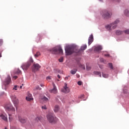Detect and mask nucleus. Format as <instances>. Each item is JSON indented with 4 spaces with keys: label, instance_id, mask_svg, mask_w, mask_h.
<instances>
[{
    "label": "nucleus",
    "instance_id": "4be33fe9",
    "mask_svg": "<svg viewBox=\"0 0 129 129\" xmlns=\"http://www.w3.org/2000/svg\"><path fill=\"white\" fill-rule=\"evenodd\" d=\"M41 99L43 100V101H45V102H47V101H49V99H48L46 96H43Z\"/></svg>",
    "mask_w": 129,
    "mask_h": 129
},
{
    "label": "nucleus",
    "instance_id": "a19ab883",
    "mask_svg": "<svg viewBox=\"0 0 129 129\" xmlns=\"http://www.w3.org/2000/svg\"><path fill=\"white\" fill-rule=\"evenodd\" d=\"M13 78H14V79H17V78H18V76H15L13 77Z\"/></svg>",
    "mask_w": 129,
    "mask_h": 129
},
{
    "label": "nucleus",
    "instance_id": "aec40b11",
    "mask_svg": "<svg viewBox=\"0 0 129 129\" xmlns=\"http://www.w3.org/2000/svg\"><path fill=\"white\" fill-rule=\"evenodd\" d=\"M54 111V112H58V111H59V106L58 105L55 106Z\"/></svg>",
    "mask_w": 129,
    "mask_h": 129
},
{
    "label": "nucleus",
    "instance_id": "ddd939ff",
    "mask_svg": "<svg viewBox=\"0 0 129 129\" xmlns=\"http://www.w3.org/2000/svg\"><path fill=\"white\" fill-rule=\"evenodd\" d=\"M92 42H93V35L91 34L88 39L89 46L92 43Z\"/></svg>",
    "mask_w": 129,
    "mask_h": 129
},
{
    "label": "nucleus",
    "instance_id": "dca6fc26",
    "mask_svg": "<svg viewBox=\"0 0 129 129\" xmlns=\"http://www.w3.org/2000/svg\"><path fill=\"white\" fill-rule=\"evenodd\" d=\"M0 116L3 120H5V121H8V117L5 116V115L1 114Z\"/></svg>",
    "mask_w": 129,
    "mask_h": 129
},
{
    "label": "nucleus",
    "instance_id": "473e14b6",
    "mask_svg": "<svg viewBox=\"0 0 129 129\" xmlns=\"http://www.w3.org/2000/svg\"><path fill=\"white\" fill-rule=\"evenodd\" d=\"M63 57H60V58L58 59V61H59V62H63Z\"/></svg>",
    "mask_w": 129,
    "mask_h": 129
},
{
    "label": "nucleus",
    "instance_id": "7c9ffc66",
    "mask_svg": "<svg viewBox=\"0 0 129 129\" xmlns=\"http://www.w3.org/2000/svg\"><path fill=\"white\" fill-rule=\"evenodd\" d=\"M17 88H19V86H18V85H15L14 86V88H13V90H18Z\"/></svg>",
    "mask_w": 129,
    "mask_h": 129
},
{
    "label": "nucleus",
    "instance_id": "cd10ccee",
    "mask_svg": "<svg viewBox=\"0 0 129 129\" xmlns=\"http://www.w3.org/2000/svg\"><path fill=\"white\" fill-rule=\"evenodd\" d=\"M102 76H103V77H104V78H107V77H108V75L105 74H103Z\"/></svg>",
    "mask_w": 129,
    "mask_h": 129
},
{
    "label": "nucleus",
    "instance_id": "f257e3e1",
    "mask_svg": "<svg viewBox=\"0 0 129 129\" xmlns=\"http://www.w3.org/2000/svg\"><path fill=\"white\" fill-rule=\"evenodd\" d=\"M87 48V45L84 44L81 47L80 49L77 50L76 47H73L71 46H67L65 48V51L67 55H71L73 53H80V51H84Z\"/></svg>",
    "mask_w": 129,
    "mask_h": 129
},
{
    "label": "nucleus",
    "instance_id": "f3484780",
    "mask_svg": "<svg viewBox=\"0 0 129 129\" xmlns=\"http://www.w3.org/2000/svg\"><path fill=\"white\" fill-rule=\"evenodd\" d=\"M19 120L20 122H21V123H25L27 121L26 119L23 118H19Z\"/></svg>",
    "mask_w": 129,
    "mask_h": 129
},
{
    "label": "nucleus",
    "instance_id": "0eeeda50",
    "mask_svg": "<svg viewBox=\"0 0 129 129\" xmlns=\"http://www.w3.org/2000/svg\"><path fill=\"white\" fill-rule=\"evenodd\" d=\"M61 91L64 93H69L70 92V89L67 87V84H64V86L63 89H61Z\"/></svg>",
    "mask_w": 129,
    "mask_h": 129
},
{
    "label": "nucleus",
    "instance_id": "72a5a7b5",
    "mask_svg": "<svg viewBox=\"0 0 129 129\" xmlns=\"http://www.w3.org/2000/svg\"><path fill=\"white\" fill-rule=\"evenodd\" d=\"M8 114L9 115V120H12V118H13V117H12V114H10L8 113Z\"/></svg>",
    "mask_w": 129,
    "mask_h": 129
},
{
    "label": "nucleus",
    "instance_id": "e433bc0d",
    "mask_svg": "<svg viewBox=\"0 0 129 129\" xmlns=\"http://www.w3.org/2000/svg\"><path fill=\"white\" fill-rule=\"evenodd\" d=\"M78 85H82V82L81 81H79L78 82Z\"/></svg>",
    "mask_w": 129,
    "mask_h": 129
},
{
    "label": "nucleus",
    "instance_id": "c85d7f7f",
    "mask_svg": "<svg viewBox=\"0 0 129 129\" xmlns=\"http://www.w3.org/2000/svg\"><path fill=\"white\" fill-rule=\"evenodd\" d=\"M41 89H42V88H40V86H37L35 87V90H41Z\"/></svg>",
    "mask_w": 129,
    "mask_h": 129
},
{
    "label": "nucleus",
    "instance_id": "c03bdc74",
    "mask_svg": "<svg viewBox=\"0 0 129 129\" xmlns=\"http://www.w3.org/2000/svg\"><path fill=\"white\" fill-rule=\"evenodd\" d=\"M37 119H39V120H40V119H41V117H37Z\"/></svg>",
    "mask_w": 129,
    "mask_h": 129
},
{
    "label": "nucleus",
    "instance_id": "1a4fd4ad",
    "mask_svg": "<svg viewBox=\"0 0 129 129\" xmlns=\"http://www.w3.org/2000/svg\"><path fill=\"white\" fill-rule=\"evenodd\" d=\"M41 68V66L38 63L34 64L32 67V71L36 72Z\"/></svg>",
    "mask_w": 129,
    "mask_h": 129
},
{
    "label": "nucleus",
    "instance_id": "5fc2aeb1",
    "mask_svg": "<svg viewBox=\"0 0 129 129\" xmlns=\"http://www.w3.org/2000/svg\"><path fill=\"white\" fill-rule=\"evenodd\" d=\"M78 77H79V76H78Z\"/></svg>",
    "mask_w": 129,
    "mask_h": 129
},
{
    "label": "nucleus",
    "instance_id": "c756f323",
    "mask_svg": "<svg viewBox=\"0 0 129 129\" xmlns=\"http://www.w3.org/2000/svg\"><path fill=\"white\" fill-rule=\"evenodd\" d=\"M109 67L110 68V69H113V66H112V63H109Z\"/></svg>",
    "mask_w": 129,
    "mask_h": 129
},
{
    "label": "nucleus",
    "instance_id": "a878e982",
    "mask_svg": "<svg viewBox=\"0 0 129 129\" xmlns=\"http://www.w3.org/2000/svg\"><path fill=\"white\" fill-rule=\"evenodd\" d=\"M79 65V67H80L81 68H82V69L85 70V66H84V64H80Z\"/></svg>",
    "mask_w": 129,
    "mask_h": 129
},
{
    "label": "nucleus",
    "instance_id": "9d476101",
    "mask_svg": "<svg viewBox=\"0 0 129 129\" xmlns=\"http://www.w3.org/2000/svg\"><path fill=\"white\" fill-rule=\"evenodd\" d=\"M53 88V89H51L49 90V92L51 93H53V94H56L58 92V91L57 90V88L56 87V85H55V84L54 83H52Z\"/></svg>",
    "mask_w": 129,
    "mask_h": 129
},
{
    "label": "nucleus",
    "instance_id": "9b49d317",
    "mask_svg": "<svg viewBox=\"0 0 129 129\" xmlns=\"http://www.w3.org/2000/svg\"><path fill=\"white\" fill-rule=\"evenodd\" d=\"M119 23V20H116L114 22L111 24V26L113 30H114L117 27V24Z\"/></svg>",
    "mask_w": 129,
    "mask_h": 129
},
{
    "label": "nucleus",
    "instance_id": "4468645a",
    "mask_svg": "<svg viewBox=\"0 0 129 129\" xmlns=\"http://www.w3.org/2000/svg\"><path fill=\"white\" fill-rule=\"evenodd\" d=\"M12 81L11 79L10 76H8L7 79H6L5 83L6 84V85H8V84H10L11 83V81Z\"/></svg>",
    "mask_w": 129,
    "mask_h": 129
},
{
    "label": "nucleus",
    "instance_id": "2f4dec72",
    "mask_svg": "<svg viewBox=\"0 0 129 129\" xmlns=\"http://www.w3.org/2000/svg\"><path fill=\"white\" fill-rule=\"evenodd\" d=\"M41 108H42V109L46 110V109H47V106H46V105H44L41 106Z\"/></svg>",
    "mask_w": 129,
    "mask_h": 129
},
{
    "label": "nucleus",
    "instance_id": "4c0bfd02",
    "mask_svg": "<svg viewBox=\"0 0 129 129\" xmlns=\"http://www.w3.org/2000/svg\"><path fill=\"white\" fill-rule=\"evenodd\" d=\"M46 79H47V80H51V77H50V76L47 77L46 78Z\"/></svg>",
    "mask_w": 129,
    "mask_h": 129
},
{
    "label": "nucleus",
    "instance_id": "a211bd4d",
    "mask_svg": "<svg viewBox=\"0 0 129 129\" xmlns=\"http://www.w3.org/2000/svg\"><path fill=\"white\" fill-rule=\"evenodd\" d=\"M115 33L116 35L119 36V35H122L123 34V31L117 30Z\"/></svg>",
    "mask_w": 129,
    "mask_h": 129
},
{
    "label": "nucleus",
    "instance_id": "58836bf2",
    "mask_svg": "<svg viewBox=\"0 0 129 129\" xmlns=\"http://www.w3.org/2000/svg\"><path fill=\"white\" fill-rule=\"evenodd\" d=\"M100 61L101 62H104V59H103V58H100Z\"/></svg>",
    "mask_w": 129,
    "mask_h": 129
},
{
    "label": "nucleus",
    "instance_id": "412c9836",
    "mask_svg": "<svg viewBox=\"0 0 129 129\" xmlns=\"http://www.w3.org/2000/svg\"><path fill=\"white\" fill-rule=\"evenodd\" d=\"M106 28L107 29V30H108V31H111L112 27H111V24L110 25H108L106 26Z\"/></svg>",
    "mask_w": 129,
    "mask_h": 129
},
{
    "label": "nucleus",
    "instance_id": "423d86ee",
    "mask_svg": "<svg viewBox=\"0 0 129 129\" xmlns=\"http://www.w3.org/2000/svg\"><path fill=\"white\" fill-rule=\"evenodd\" d=\"M111 13H108L107 11H104L101 13V15L104 19H109L112 16Z\"/></svg>",
    "mask_w": 129,
    "mask_h": 129
},
{
    "label": "nucleus",
    "instance_id": "5701e85b",
    "mask_svg": "<svg viewBox=\"0 0 129 129\" xmlns=\"http://www.w3.org/2000/svg\"><path fill=\"white\" fill-rule=\"evenodd\" d=\"M94 74L95 75H98L99 77H101V73L100 72H94Z\"/></svg>",
    "mask_w": 129,
    "mask_h": 129
},
{
    "label": "nucleus",
    "instance_id": "2eb2a0df",
    "mask_svg": "<svg viewBox=\"0 0 129 129\" xmlns=\"http://www.w3.org/2000/svg\"><path fill=\"white\" fill-rule=\"evenodd\" d=\"M101 50H102V47H101V46H97L94 48V51H96V52L101 51Z\"/></svg>",
    "mask_w": 129,
    "mask_h": 129
},
{
    "label": "nucleus",
    "instance_id": "f03ea898",
    "mask_svg": "<svg viewBox=\"0 0 129 129\" xmlns=\"http://www.w3.org/2000/svg\"><path fill=\"white\" fill-rule=\"evenodd\" d=\"M47 118L48 121L50 123L56 122V121H57V117H55L54 113H49L47 115Z\"/></svg>",
    "mask_w": 129,
    "mask_h": 129
},
{
    "label": "nucleus",
    "instance_id": "603ef678",
    "mask_svg": "<svg viewBox=\"0 0 129 129\" xmlns=\"http://www.w3.org/2000/svg\"><path fill=\"white\" fill-rule=\"evenodd\" d=\"M57 81H60V80H57Z\"/></svg>",
    "mask_w": 129,
    "mask_h": 129
},
{
    "label": "nucleus",
    "instance_id": "f8f14e48",
    "mask_svg": "<svg viewBox=\"0 0 129 129\" xmlns=\"http://www.w3.org/2000/svg\"><path fill=\"white\" fill-rule=\"evenodd\" d=\"M26 99L27 100V101H32V100H34V98L32 97V94H31V93H28Z\"/></svg>",
    "mask_w": 129,
    "mask_h": 129
},
{
    "label": "nucleus",
    "instance_id": "a18cd8bd",
    "mask_svg": "<svg viewBox=\"0 0 129 129\" xmlns=\"http://www.w3.org/2000/svg\"><path fill=\"white\" fill-rule=\"evenodd\" d=\"M40 86H41V87H43L44 85H43V84H40Z\"/></svg>",
    "mask_w": 129,
    "mask_h": 129
},
{
    "label": "nucleus",
    "instance_id": "c9c22d12",
    "mask_svg": "<svg viewBox=\"0 0 129 129\" xmlns=\"http://www.w3.org/2000/svg\"><path fill=\"white\" fill-rule=\"evenodd\" d=\"M17 74H20V73H22V71L20 70H18L17 72Z\"/></svg>",
    "mask_w": 129,
    "mask_h": 129
},
{
    "label": "nucleus",
    "instance_id": "7ed1b4c3",
    "mask_svg": "<svg viewBox=\"0 0 129 129\" xmlns=\"http://www.w3.org/2000/svg\"><path fill=\"white\" fill-rule=\"evenodd\" d=\"M33 62H34V60H33V58L32 57H30L29 60L27 62L24 63L22 66V68L23 69V70H28V69L29 68V67H30V66H31Z\"/></svg>",
    "mask_w": 129,
    "mask_h": 129
},
{
    "label": "nucleus",
    "instance_id": "bb28decb",
    "mask_svg": "<svg viewBox=\"0 0 129 129\" xmlns=\"http://www.w3.org/2000/svg\"><path fill=\"white\" fill-rule=\"evenodd\" d=\"M40 52H37L36 53V54H35L34 55V56H35V57H39V56H40Z\"/></svg>",
    "mask_w": 129,
    "mask_h": 129
},
{
    "label": "nucleus",
    "instance_id": "6e6d98bb",
    "mask_svg": "<svg viewBox=\"0 0 129 129\" xmlns=\"http://www.w3.org/2000/svg\"><path fill=\"white\" fill-rule=\"evenodd\" d=\"M78 77H79V76H78Z\"/></svg>",
    "mask_w": 129,
    "mask_h": 129
},
{
    "label": "nucleus",
    "instance_id": "ea45409f",
    "mask_svg": "<svg viewBox=\"0 0 129 129\" xmlns=\"http://www.w3.org/2000/svg\"><path fill=\"white\" fill-rule=\"evenodd\" d=\"M104 56H105V57H109V54H104Z\"/></svg>",
    "mask_w": 129,
    "mask_h": 129
},
{
    "label": "nucleus",
    "instance_id": "79ce46f5",
    "mask_svg": "<svg viewBox=\"0 0 129 129\" xmlns=\"http://www.w3.org/2000/svg\"><path fill=\"white\" fill-rule=\"evenodd\" d=\"M69 77H70V76L66 77L65 78V80H68V78H69Z\"/></svg>",
    "mask_w": 129,
    "mask_h": 129
},
{
    "label": "nucleus",
    "instance_id": "37998d69",
    "mask_svg": "<svg viewBox=\"0 0 129 129\" xmlns=\"http://www.w3.org/2000/svg\"><path fill=\"white\" fill-rule=\"evenodd\" d=\"M57 77H58V78L59 79H60L61 78V76H60L59 75H57Z\"/></svg>",
    "mask_w": 129,
    "mask_h": 129
},
{
    "label": "nucleus",
    "instance_id": "f704fd0d",
    "mask_svg": "<svg viewBox=\"0 0 129 129\" xmlns=\"http://www.w3.org/2000/svg\"><path fill=\"white\" fill-rule=\"evenodd\" d=\"M86 69H87V70H88V71H89V70H90V69H91V67L90 66H87Z\"/></svg>",
    "mask_w": 129,
    "mask_h": 129
},
{
    "label": "nucleus",
    "instance_id": "de8ad7c7",
    "mask_svg": "<svg viewBox=\"0 0 129 129\" xmlns=\"http://www.w3.org/2000/svg\"><path fill=\"white\" fill-rule=\"evenodd\" d=\"M82 97H84V95H82Z\"/></svg>",
    "mask_w": 129,
    "mask_h": 129
},
{
    "label": "nucleus",
    "instance_id": "09e8293b",
    "mask_svg": "<svg viewBox=\"0 0 129 129\" xmlns=\"http://www.w3.org/2000/svg\"><path fill=\"white\" fill-rule=\"evenodd\" d=\"M115 1H117V2H119L120 0H115Z\"/></svg>",
    "mask_w": 129,
    "mask_h": 129
},
{
    "label": "nucleus",
    "instance_id": "864d4df0",
    "mask_svg": "<svg viewBox=\"0 0 129 129\" xmlns=\"http://www.w3.org/2000/svg\"><path fill=\"white\" fill-rule=\"evenodd\" d=\"M0 57H2V56L1 55V54H0Z\"/></svg>",
    "mask_w": 129,
    "mask_h": 129
},
{
    "label": "nucleus",
    "instance_id": "6ab92c4d",
    "mask_svg": "<svg viewBox=\"0 0 129 129\" xmlns=\"http://www.w3.org/2000/svg\"><path fill=\"white\" fill-rule=\"evenodd\" d=\"M124 14L125 16H126V17H128L129 16V10L127 9H126L124 11Z\"/></svg>",
    "mask_w": 129,
    "mask_h": 129
},
{
    "label": "nucleus",
    "instance_id": "3c124183",
    "mask_svg": "<svg viewBox=\"0 0 129 129\" xmlns=\"http://www.w3.org/2000/svg\"><path fill=\"white\" fill-rule=\"evenodd\" d=\"M0 42H1V43H2V42H3L2 40H0Z\"/></svg>",
    "mask_w": 129,
    "mask_h": 129
},
{
    "label": "nucleus",
    "instance_id": "6e6552de",
    "mask_svg": "<svg viewBox=\"0 0 129 129\" xmlns=\"http://www.w3.org/2000/svg\"><path fill=\"white\" fill-rule=\"evenodd\" d=\"M11 99L12 100V101L13 102L15 106H17V104H19V99L17 98L16 95L11 96Z\"/></svg>",
    "mask_w": 129,
    "mask_h": 129
},
{
    "label": "nucleus",
    "instance_id": "49530a36",
    "mask_svg": "<svg viewBox=\"0 0 129 129\" xmlns=\"http://www.w3.org/2000/svg\"><path fill=\"white\" fill-rule=\"evenodd\" d=\"M20 89L23 88V86H21L20 87Z\"/></svg>",
    "mask_w": 129,
    "mask_h": 129
},
{
    "label": "nucleus",
    "instance_id": "393cba45",
    "mask_svg": "<svg viewBox=\"0 0 129 129\" xmlns=\"http://www.w3.org/2000/svg\"><path fill=\"white\" fill-rule=\"evenodd\" d=\"M77 72V70H73L71 71V74L74 75Z\"/></svg>",
    "mask_w": 129,
    "mask_h": 129
},
{
    "label": "nucleus",
    "instance_id": "39448f33",
    "mask_svg": "<svg viewBox=\"0 0 129 129\" xmlns=\"http://www.w3.org/2000/svg\"><path fill=\"white\" fill-rule=\"evenodd\" d=\"M52 52L53 54H63V50L61 47H54L52 49Z\"/></svg>",
    "mask_w": 129,
    "mask_h": 129
},
{
    "label": "nucleus",
    "instance_id": "20e7f679",
    "mask_svg": "<svg viewBox=\"0 0 129 129\" xmlns=\"http://www.w3.org/2000/svg\"><path fill=\"white\" fill-rule=\"evenodd\" d=\"M6 110L7 111H12V113L14 114L16 112V109L13 107V105L11 104H8L5 106Z\"/></svg>",
    "mask_w": 129,
    "mask_h": 129
},
{
    "label": "nucleus",
    "instance_id": "8fccbe9b",
    "mask_svg": "<svg viewBox=\"0 0 129 129\" xmlns=\"http://www.w3.org/2000/svg\"><path fill=\"white\" fill-rule=\"evenodd\" d=\"M99 1H100V2H102L103 0H99Z\"/></svg>",
    "mask_w": 129,
    "mask_h": 129
},
{
    "label": "nucleus",
    "instance_id": "b1692460",
    "mask_svg": "<svg viewBox=\"0 0 129 129\" xmlns=\"http://www.w3.org/2000/svg\"><path fill=\"white\" fill-rule=\"evenodd\" d=\"M123 33L125 34V35H128L129 34V29H126L124 31H123Z\"/></svg>",
    "mask_w": 129,
    "mask_h": 129
}]
</instances>
